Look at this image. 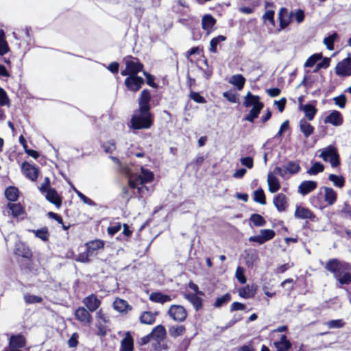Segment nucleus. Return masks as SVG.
Returning a JSON list of instances; mask_svg holds the SVG:
<instances>
[{"instance_id":"obj_1","label":"nucleus","mask_w":351,"mask_h":351,"mask_svg":"<svg viewBox=\"0 0 351 351\" xmlns=\"http://www.w3.org/2000/svg\"><path fill=\"white\" fill-rule=\"evenodd\" d=\"M325 269L333 274L334 278L339 284L337 285L339 287L351 283L350 263L332 258L326 263Z\"/></svg>"},{"instance_id":"obj_2","label":"nucleus","mask_w":351,"mask_h":351,"mask_svg":"<svg viewBox=\"0 0 351 351\" xmlns=\"http://www.w3.org/2000/svg\"><path fill=\"white\" fill-rule=\"evenodd\" d=\"M154 179V173L148 169L141 167V174L135 178L129 179V186L131 189H137L139 197H143L149 193V189L144 185Z\"/></svg>"},{"instance_id":"obj_3","label":"nucleus","mask_w":351,"mask_h":351,"mask_svg":"<svg viewBox=\"0 0 351 351\" xmlns=\"http://www.w3.org/2000/svg\"><path fill=\"white\" fill-rule=\"evenodd\" d=\"M152 115L150 112L135 113L130 120V127L133 130L149 129L152 125Z\"/></svg>"},{"instance_id":"obj_4","label":"nucleus","mask_w":351,"mask_h":351,"mask_svg":"<svg viewBox=\"0 0 351 351\" xmlns=\"http://www.w3.org/2000/svg\"><path fill=\"white\" fill-rule=\"evenodd\" d=\"M149 336L152 339V346L154 350L161 351L162 349H166L164 344V340L166 337L165 328L162 325L156 326L149 333Z\"/></svg>"},{"instance_id":"obj_5","label":"nucleus","mask_w":351,"mask_h":351,"mask_svg":"<svg viewBox=\"0 0 351 351\" xmlns=\"http://www.w3.org/2000/svg\"><path fill=\"white\" fill-rule=\"evenodd\" d=\"M319 157L324 161L329 162L332 167H337L339 165V156L337 149L332 146L329 145L326 148L321 150Z\"/></svg>"},{"instance_id":"obj_6","label":"nucleus","mask_w":351,"mask_h":351,"mask_svg":"<svg viewBox=\"0 0 351 351\" xmlns=\"http://www.w3.org/2000/svg\"><path fill=\"white\" fill-rule=\"evenodd\" d=\"M125 69L121 72V74L123 76L136 75L143 67V65L140 62L138 59L131 56L125 58Z\"/></svg>"},{"instance_id":"obj_7","label":"nucleus","mask_w":351,"mask_h":351,"mask_svg":"<svg viewBox=\"0 0 351 351\" xmlns=\"http://www.w3.org/2000/svg\"><path fill=\"white\" fill-rule=\"evenodd\" d=\"M167 313L171 319L178 322L184 321L187 317L186 309L181 305H171Z\"/></svg>"},{"instance_id":"obj_8","label":"nucleus","mask_w":351,"mask_h":351,"mask_svg":"<svg viewBox=\"0 0 351 351\" xmlns=\"http://www.w3.org/2000/svg\"><path fill=\"white\" fill-rule=\"evenodd\" d=\"M275 232L271 229H261L260 234L256 236H252L249 238V241L256 242L259 245L272 239L275 237Z\"/></svg>"},{"instance_id":"obj_9","label":"nucleus","mask_w":351,"mask_h":351,"mask_svg":"<svg viewBox=\"0 0 351 351\" xmlns=\"http://www.w3.org/2000/svg\"><path fill=\"white\" fill-rule=\"evenodd\" d=\"M25 346V339L22 335H12L10 338L9 347L3 351H21Z\"/></svg>"},{"instance_id":"obj_10","label":"nucleus","mask_w":351,"mask_h":351,"mask_svg":"<svg viewBox=\"0 0 351 351\" xmlns=\"http://www.w3.org/2000/svg\"><path fill=\"white\" fill-rule=\"evenodd\" d=\"M124 84L128 90L136 92L144 84V79L141 77L133 75L126 77Z\"/></svg>"},{"instance_id":"obj_11","label":"nucleus","mask_w":351,"mask_h":351,"mask_svg":"<svg viewBox=\"0 0 351 351\" xmlns=\"http://www.w3.org/2000/svg\"><path fill=\"white\" fill-rule=\"evenodd\" d=\"M335 73L339 76H350L351 58L348 57L339 62L336 66Z\"/></svg>"},{"instance_id":"obj_12","label":"nucleus","mask_w":351,"mask_h":351,"mask_svg":"<svg viewBox=\"0 0 351 351\" xmlns=\"http://www.w3.org/2000/svg\"><path fill=\"white\" fill-rule=\"evenodd\" d=\"M151 100V94L149 90L144 89L138 98V106L140 112H149Z\"/></svg>"},{"instance_id":"obj_13","label":"nucleus","mask_w":351,"mask_h":351,"mask_svg":"<svg viewBox=\"0 0 351 351\" xmlns=\"http://www.w3.org/2000/svg\"><path fill=\"white\" fill-rule=\"evenodd\" d=\"M83 304L90 312L95 311L101 305V302L95 294H90L82 300Z\"/></svg>"},{"instance_id":"obj_14","label":"nucleus","mask_w":351,"mask_h":351,"mask_svg":"<svg viewBox=\"0 0 351 351\" xmlns=\"http://www.w3.org/2000/svg\"><path fill=\"white\" fill-rule=\"evenodd\" d=\"M294 216L295 218L301 219H309L315 221L316 216L309 208L298 206L295 210Z\"/></svg>"},{"instance_id":"obj_15","label":"nucleus","mask_w":351,"mask_h":351,"mask_svg":"<svg viewBox=\"0 0 351 351\" xmlns=\"http://www.w3.org/2000/svg\"><path fill=\"white\" fill-rule=\"evenodd\" d=\"M343 121V116L341 113L337 110H332L324 119L325 123H330L334 126L341 125Z\"/></svg>"},{"instance_id":"obj_16","label":"nucleus","mask_w":351,"mask_h":351,"mask_svg":"<svg viewBox=\"0 0 351 351\" xmlns=\"http://www.w3.org/2000/svg\"><path fill=\"white\" fill-rule=\"evenodd\" d=\"M317 186V182L313 180H305L302 182L299 185L298 192L302 195H306L313 191Z\"/></svg>"},{"instance_id":"obj_17","label":"nucleus","mask_w":351,"mask_h":351,"mask_svg":"<svg viewBox=\"0 0 351 351\" xmlns=\"http://www.w3.org/2000/svg\"><path fill=\"white\" fill-rule=\"evenodd\" d=\"M3 106L9 108L10 106V100L5 90L0 87V121H3L5 119V113L3 108Z\"/></svg>"},{"instance_id":"obj_18","label":"nucleus","mask_w":351,"mask_h":351,"mask_svg":"<svg viewBox=\"0 0 351 351\" xmlns=\"http://www.w3.org/2000/svg\"><path fill=\"white\" fill-rule=\"evenodd\" d=\"M23 173L32 181H35L38 178V169L28 162H23L21 166Z\"/></svg>"},{"instance_id":"obj_19","label":"nucleus","mask_w":351,"mask_h":351,"mask_svg":"<svg viewBox=\"0 0 351 351\" xmlns=\"http://www.w3.org/2000/svg\"><path fill=\"white\" fill-rule=\"evenodd\" d=\"M75 318L83 324H90L92 316L84 307H79L75 312Z\"/></svg>"},{"instance_id":"obj_20","label":"nucleus","mask_w":351,"mask_h":351,"mask_svg":"<svg viewBox=\"0 0 351 351\" xmlns=\"http://www.w3.org/2000/svg\"><path fill=\"white\" fill-rule=\"evenodd\" d=\"M264 106L263 104L260 101V97L254 95L250 92H248L244 97L243 106L246 108L252 106L257 107L258 106Z\"/></svg>"},{"instance_id":"obj_21","label":"nucleus","mask_w":351,"mask_h":351,"mask_svg":"<svg viewBox=\"0 0 351 351\" xmlns=\"http://www.w3.org/2000/svg\"><path fill=\"white\" fill-rule=\"evenodd\" d=\"M278 18L280 21V27L281 29H283L287 27L291 23V12L289 13L287 9L285 8H282L279 11Z\"/></svg>"},{"instance_id":"obj_22","label":"nucleus","mask_w":351,"mask_h":351,"mask_svg":"<svg viewBox=\"0 0 351 351\" xmlns=\"http://www.w3.org/2000/svg\"><path fill=\"white\" fill-rule=\"evenodd\" d=\"M274 204L279 212H283L287 207V199L283 193H278L274 197Z\"/></svg>"},{"instance_id":"obj_23","label":"nucleus","mask_w":351,"mask_h":351,"mask_svg":"<svg viewBox=\"0 0 351 351\" xmlns=\"http://www.w3.org/2000/svg\"><path fill=\"white\" fill-rule=\"evenodd\" d=\"M323 189L324 191V201L329 205H333L337 199V194L335 191V190L330 187L324 186Z\"/></svg>"},{"instance_id":"obj_24","label":"nucleus","mask_w":351,"mask_h":351,"mask_svg":"<svg viewBox=\"0 0 351 351\" xmlns=\"http://www.w3.org/2000/svg\"><path fill=\"white\" fill-rule=\"evenodd\" d=\"M134 341L130 332H127L121 341L120 351H133Z\"/></svg>"},{"instance_id":"obj_25","label":"nucleus","mask_w":351,"mask_h":351,"mask_svg":"<svg viewBox=\"0 0 351 351\" xmlns=\"http://www.w3.org/2000/svg\"><path fill=\"white\" fill-rule=\"evenodd\" d=\"M149 300L154 302L165 304L171 301V298L169 295L163 294L161 292H153L149 295Z\"/></svg>"},{"instance_id":"obj_26","label":"nucleus","mask_w":351,"mask_h":351,"mask_svg":"<svg viewBox=\"0 0 351 351\" xmlns=\"http://www.w3.org/2000/svg\"><path fill=\"white\" fill-rule=\"evenodd\" d=\"M267 184L269 191L272 193H276L280 188V184L278 178L272 173H269L267 175Z\"/></svg>"},{"instance_id":"obj_27","label":"nucleus","mask_w":351,"mask_h":351,"mask_svg":"<svg viewBox=\"0 0 351 351\" xmlns=\"http://www.w3.org/2000/svg\"><path fill=\"white\" fill-rule=\"evenodd\" d=\"M186 299L194 307L196 311L200 310L202 307V299L195 293H186L184 295Z\"/></svg>"},{"instance_id":"obj_28","label":"nucleus","mask_w":351,"mask_h":351,"mask_svg":"<svg viewBox=\"0 0 351 351\" xmlns=\"http://www.w3.org/2000/svg\"><path fill=\"white\" fill-rule=\"evenodd\" d=\"M86 246L88 254L93 256L96 254L98 250L104 247V243L101 240H95L86 243Z\"/></svg>"},{"instance_id":"obj_29","label":"nucleus","mask_w":351,"mask_h":351,"mask_svg":"<svg viewBox=\"0 0 351 351\" xmlns=\"http://www.w3.org/2000/svg\"><path fill=\"white\" fill-rule=\"evenodd\" d=\"M113 307L117 311L122 313L132 310V306L128 304V302L120 298H117L114 300Z\"/></svg>"},{"instance_id":"obj_30","label":"nucleus","mask_w":351,"mask_h":351,"mask_svg":"<svg viewBox=\"0 0 351 351\" xmlns=\"http://www.w3.org/2000/svg\"><path fill=\"white\" fill-rule=\"evenodd\" d=\"M300 132L306 138L309 137L314 132V127L311 125L306 119H302L299 122Z\"/></svg>"},{"instance_id":"obj_31","label":"nucleus","mask_w":351,"mask_h":351,"mask_svg":"<svg viewBox=\"0 0 351 351\" xmlns=\"http://www.w3.org/2000/svg\"><path fill=\"white\" fill-rule=\"evenodd\" d=\"M46 193V199L51 203L55 204L56 206H60L62 201L56 191L54 189H48L44 192Z\"/></svg>"},{"instance_id":"obj_32","label":"nucleus","mask_w":351,"mask_h":351,"mask_svg":"<svg viewBox=\"0 0 351 351\" xmlns=\"http://www.w3.org/2000/svg\"><path fill=\"white\" fill-rule=\"evenodd\" d=\"M228 82L230 84L234 86L239 90H241L244 86L245 79L242 75L237 74L232 75Z\"/></svg>"},{"instance_id":"obj_33","label":"nucleus","mask_w":351,"mask_h":351,"mask_svg":"<svg viewBox=\"0 0 351 351\" xmlns=\"http://www.w3.org/2000/svg\"><path fill=\"white\" fill-rule=\"evenodd\" d=\"M276 351H288L291 347V344L289 340H287L285 335H282L279 341L274 343Z\"/></svg>"},{"instance_id":"obj_34","label":"nucleus","mask_w":351,"mask_h":351,"mask_svg":"<svg viewBox=\"0 0 351 351\" xmlns=\"http://www.w3.org/2000/svg\"><path fill=\"white\" fill-rule=\"evenodd\" d=\"M286 178L288 175H294L298 173L300 170V166L298 162L289 161L286 165H285Z\"/></svg>"},{"instance_id":"obj_35","label":"nucleus","mask_w":351,"mask_h":351,"mask_svg":"<svg viewBox=\"0 0 351 351\" xmlns=\"http://www.w3.org/2000/svg\"><path fill=\"white\" fill-rule=\"evenodd\" d=\"M216 23V20L210 14H206L202 19V29L209 32Z\"/></svg>"},{"instance_id":"obj_36","label":"nucleus","mask_w":351,"mask_h":351,"mask_svg":"<svg viewBox=\"0 0 351 351\" xmlns=\"http://www.w3.org/2000/svg\"><path fill=\"white\" fill-rule=\"evenodd\" d=\"M300 110L304 112L305 117L309 121H312L314 119L317 112V109L311 104L302 105L300 106Z\"/></svg>"},{"instance_id":"obj_37","label":"nucleus","mask_w":351,"mask_h":351,"mask_svg":"<svg viewBox=\"0 0 351 351\" xmlns=\"http://www.w3.org/2000/svg\"><path fill=\"white\" fill-rule=\"evenodd\" d=\"M156 315V313L150 311H145L141 315L139 319L142 324H152L155 322Z\"/></svg>"},{"instance_id":"obj_38","label":"nucleus","mask_w":351,"mask_h":351,"mask_svg":"<svg viewBox=\"0 0 351 351\" xmlns=\"http://www.w3.org/2000/svg\"><path fill=\"white\" fill-rule=\"evenodd\" d=\"M263 108V106H261V105L257 107H253L250 110V112L244 117V120L254 123V119L258 117V114Z\"/></svg>"},{"instance_id":"obj_39","label":"nucleus","mask_w":351,"mask_h":351,"mask_svg":"<svg viewBox=\"0 0 351 351\" xmlns=\"http://www.w3.org/2000/svg\"><path fill=\"white\" fill-rule=\"evenodd\" d=\"M185 327L183 325L171 326L169 328V334L172 337H178L181 336L185 332Z\"/></svg>"},{"instance_id":"obj_40","label":"nucleus","mask_w":351,"mask_h":351,"mask_svg":"<svg viewBox=\"0 0 351 351\" xmlns=\"http://www.w3.org/2000/svg\"><path fill=\"white\" fill-rule=\"evenodd\" d=\"M226 38L224 36L219 35L215 38H213L210 41V48L209 50L210 52L215 53L217 51V45L224 40H226Z\"/></svg>"},{"instance_id":"obj_41","label":"nucleus","mask_w":351,"mask_h":351,"mask_svg":"<svg viewBox=\"0 0 351 351\" xmlns=\"http://www.w3.org/2000/svg\"><path fill=\"white\" fill-rule=\"evenodd\" d=\"M18 189L14 186H10L6 189L5 195L6 198L12 202H14L18 198Z\"/></svg>"},{"instance_id":"obj_42","label":"nucleus","mask_w":351,"mask_h":351,"mask_svg":"<svg viewBox=\"0 0 351 351\" xmlns=\"http://www.w3.org/2000/svg\"><path fill=\"white\" fill-rule=\"evenodd\" d=\"M9 46L5 39V33L0 30V56L7 53L9 51Z\"/></svg>"},{"instance_id":"obj_43","label":"nucleus","mask_w":351,"mask_h":351,"mask_svg":"<svg viewBox=\"0 0 351 351\" xmlns=\"http://www.w3.org/2000/svg\"><path fill=\"white\" fill-rule=\"evenodd\" d=\"M324 170V166L319 162H315L312 167L307 170V173L310 176H315Z\"/></svg>"},{"instance_id":"obj_44","label":"nucleus","mask_w":351,"mask_h":351,"mask_svg":"<svg viewBox=\"0 0 351 351\" xmlns=\"http://www.w3.org/2000/svg\"><path fill=\"white\" fill-rule=\"evenodd\" d=\"M328 180L331 181L335 186L342 188L345 184V180L341 176H337L335 174H330Z\"/></svg>"},{"instance_id":"obj_45","label":"nucleus","mask_w":351,"mask_h":351,"mask_svg":"<svg viewBox=\"0 0 351 351\" xmlns=\"http://www.w3.org/2000/svg\"><path fill=\"white\" fill-rule=\"evenodd\" d=\"M251 222L254 223L255 226L261 227L266 224L265 219L258 214H252L250 218Z\"/></svg>"},{"instance_id":"obj_46","label":"nucleus","mask_w":351,"mask_h":351,"mask_svg":"<svg viewBox=\"0 0 351 351\" xmlns=\"http://www.w3.org/2000/svg\"><path fill=\"white\" fill-rule=\"evenodd\" d=\"M338 38V34L336 32L330 34L328 37L324 38V43L329 50L334 49V42Z\"/></svg>"},{"instance_id":"obj_47","label":"nucleus","mask_w":351,"mask_h":351,"mask_svg":"<svg viewBox=\"0 0 351 351\" xmlns=\"http://www.w3.org/2000/svg\"><path fill=\"white\" fill-rule=\"evenodd\" d=\"M8 207L12 211L14 217H19L23 213V208L19 204L9 203Z\"/></svg>"},{"instance_id":"obj_48","label":"nucleus","mask_w":351,"mask_h":351,"mask_svg":"<svg viewBox=\"0 0 351 351\" xmlns=\"http://www.w3.org/2000/svg\"><path fill=\"white\" fill-rule=\"evenodd\" d=\"M239 294L243 298H251L254 295V291L248 285L239 290Z\"/></svg>"},{"instance_id":"obj_49","label":"nucleus","mask_w":351,"mask_h":351,"mask_svg":"<svg viewBox=\"0 0 351 351\" xmlns=\"http://www.w3.org/2000/svg\"><path fill=\"white\" fill-rule=\"evenodd\" d=\"M254 200L261 204H265V196L263 189H259L254 192Z\"/></svg>"},{"instance_id":"obj_50","label":"nucleus","mask_w":351,"mask_h":351,"mask_svg":"<svg viewBox=\"0 0 351 351\" xmlns=\"http://www.w3.org/2000/svg\"><path fill=\"white\" fill-rule=\"evenodd\" d=\"M231 300V295L229 293H226L223 295L217 298L215 302V307L219 308L222 306L223 304H226L227 302H230Z\"/></svg>"},{"instance_id":"obj_51","label":"nucleus","mask_w":351,"mask_h":351,"mask_svg":"<svg viewBox=\"0 0 351 351\" xmlns=\"http://www.w3.org/2000/svg\"><path fill=\"white\" fill-rule=\"evenodd\" d=\"M325 325L327 326L328 328H340L345 325V322L341 319H333L326 322Z\"/></svg>"},{"instance_id":"obj_52","label":"nucleus","mask_w":351,"mask_h":351,"mask_svg":"<svg viewBox=\"0 0 351 351\" xmlns=\"http://www.w3.org/2000/svg\"><path fill=\"white\" fill-rule=\"evenodd\" d=\"M235 277L241 284H245L247 281L245 276V269L242 267H237L235 272Z\"/></svg>"},{"instance_id":"obj_53","label":"nucleus","mask_w":351,"mask_h":351,"mask_svg":"<svg viewBox=\"0 0 351 351\" xmlns=\"http://www.w3.org/2000/svg\"><path fill=\"white\" fill-rule=\"evenodd\" d=\"M291 17H293L298 23H301L304 20V12L303 10L298 9L295 12H291Z\"/></svg>"},{"instance_id":"obj_54","label":"nucleus","mask_w":351,"mask_h":351,"mask_svg":"<svg viewBox=\"0 0 351 351\" xmlns=\"http://www.w3.org/2000/svg\"><path fill=\"white\" fill-rule=\"evenodd\" d=\"M24 300L27 304L40 303L43 301L41 297L31 294H25Z\"/></svg>"},{"instance_id":"obj_55","label":"nucleus","mask_w":351,"mask_h":351,"mask_svg":"<svg viewBox=\"0 0 351 351\" xmlns=\"http://www.w3.org/2000/svg\"><path fill=\"white\" fill-rule=\"evenodd\" d=\"M321 58H322L321 54H319V53L313 54L308 58V60L305 62L304 66L306 67H312L318 60H321Z\"/></svg>"},{"instance_id":"obj_56","label":"nucleus","mask_w":351,"mask_h":351,"mask_svg":"<svg viewBox=\"0 0 351 351\" xmlns=\"http://www.w3.org/2000/svg\"><path fill=\"white\" fill-rule=\"evenodd\" d=\"M333 101L336 106H339L340 108H344L347 99L346 95L342 94L338 97H334Z\"/></svg>"},{"instance_id":"obj_57","label":"nucleus","mask_w":351,"mask_h":351,"mask_svg":"<svg viewBox=\"0 0 351 351\" xmlns=\"http://www.w3.org/2000/svg\"><path fill=\"white\" fill-rule=\"evenodd\" d=\"M102 147L106 153H112L116 149V143L113 140L104 143Z\"/></svg>"},{"instance_id":"obj_58","label":"nucleus","mask_w":351,"mask_h":351,"mask_svg":"<svg viewBox=\"0 0 351 351\" xmlns=\"http://www.w3.org/2000/svg\"><path fill=\"white\" fill-rule=\"evenodd\" d=\"M96 317H97V322H101V323H104V324H108L110 322L109 317L106 313H104L102 311V310H99L97 313Z\"/></svg>"},{"instance_id":"obj_59","label":"nucleus","mask_w":351,"mask_h":351,"mask_svg":"<svg viewBox=\"0 0 351 351\" xmlns=\"http://www.w3.org/2000/svg\"><path fill=\"white\" fill-rule=\"evenodd\" d=\"M36 237L40 238L43 241H45L48 239L49 233L47 230L45 228L37 230L34 231Z\"/></svg>"},{"instance_id":"obj_60","label":"nucleus","mask_w":351,"mask_h":351,"mask_svg":"<svg viewBox=\"0 0 351 351\" xmlns=\"http://www.w3.org/2000/svg\"><path fill=\"white\" fill-rule=\"evenodd\" d=\"M19 247L16 250V254L20 256H22L25 258H29L32 255L31 252L29 249L25 248L24 246Z\"/></svg>"},{"instance_id":"obj_61","label":"nucleus","mask_w":351,"mask_h":351,"mask_svg":"<svg viewBox=\"0 0 351 351\" xmlns=\"http://www.w3.org/2000/svg\"><path fill=\"white\" fill-rule=\"evenodd\" d=\"M190 97L191 99H193L194 101L199 103V104H204L206 102L204 97L201 96L199 93L197 92H191L190 94Z\"/></svg>"},{"instance_id":"obj_62","label":"nucleus","mask_w":351,"mask_h":351,"mask_svg":"<svg viewBox=\"0 0 351 351\" xmlns=\"http://www.w3.org/2000/svg\"><path fill=\"white\" fill-rule=\"evenodd\" d=\"M92 256L88 254L86 250L85 252H82L78 254L76 261L81 263H88L90 261V257Z\"/></svg>"},{"instance_id":"obj_63","label":"nucleus","mask_w":351,"mask_h":351,"mask_svg":"<svg viewBox=\"0 0 351 351\" xmlns=\"http://www.w3.org/2000/svg\"><path fill=\"white\" fill-rule=\"evenodd\" d=\"M289 121H284L281 125H280V128L278 132V133L275 135L274 138H278V137H280L282 134L287 131L288 129H289Z\"/></svg>"},{"instance_id":"obj_64","label":"nucleus","mask_w":351,"mask_h":351,"mask_svg":"<svg viewBox=\"0 0 351 351\" xmlns=\"http://www.w3.org/2000/svg\"><path fill=\"white\" fill-rule=\"evenodd\" d=\"M97 335L100 336H105L107 332V326L101 322H97Z\"/></svg>"}]
</instances>
